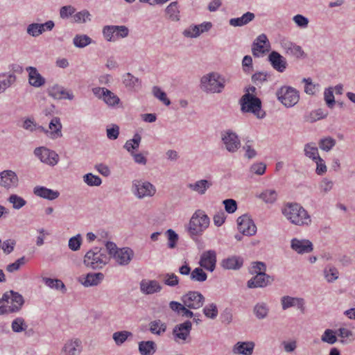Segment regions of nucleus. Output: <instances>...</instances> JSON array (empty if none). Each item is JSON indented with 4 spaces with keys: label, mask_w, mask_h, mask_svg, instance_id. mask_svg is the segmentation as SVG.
I'll list each match as a JSON object with an SVG mask.
<instances>
[{
    "label": "nucleus",
    "mask_w": 355,
    "mask_h": 355,
    "mask_svg": "<svg viewBox=\"0 0 355 355\" xmlns=\"http://www.w3.org/2000/svg\"><path fill=\"white\" fill-rule=\"evenodd\" d=\"M282 214L292 224L297 226H309L311 218L308 211L298 203H287L282 208Z\"/></svg>",
    "instance_id": "obj_1"
},
{
    "label": "nucleus",
    "mask_w": 355,
    "mask_h": 355,
    "mask_svg": "<svg viewBox=\"0 0 355 355\" xmlns=\"http://www.w3.org/2000/svg\"><path fill=\"white\" fill-rule=\"evenodd\" d=\"M227 79L218 72L204 75L200 79V88L207 94H220L225 89Z\"/></svg>",
    "instance_id": "obj_2"
},
{
    "label": "nucleus",
    "mask_w": 355,
    "mask_h": 355,
    "mask_svg": "<svg viewBox=\"0 0 355 355\" xmlns=\"http://www.w3.org/2000/svg\"><path fill=\"white\" fill-rule=\"evenodd\" d=\"M210 219L203 210L198 209L192 215L189 225L188 233L191 239L201 236L209 227Z\"/></svg>",
    "instance_id": "obj_3"
},
{
    "label": "nucleus",
    "mask_w": 355,
    "mask_h": 355,
    "mask_svg": "<svg viewBox=\"0 0 355 355\" xmlns=\"http://www.w3.org/2000/svg\"><path fill=\"white\" fill-rule=\"evenodd\" d=\"M0 311H2L0 315H3L19 311L24 303V300L19 293L10 291L9 293L3 294L0 300Z\"/></svg>",
    "instance_id": "obj_4"
},
{
    "label": "nucleus",
    "mask_w": 355,
    "mask_h": 355,
    "mask_svg": "<svg viewBox=\"0 0 355 355\" xmlns=\"http://www.w3.org/2000/svg\"><path fill=\"white\" fill-rule=\"evenodd\" d=\"M241 110L243 113H252L259 119L265 116V112L261 109V100L250 93H245L239 101Z\"/></svg>",
    "instance_id": "obj_5"
},
{
    "label": "nucleus",
    "mask_w": 355,
    "mask_h": 355,
    "mask_svg": "<svg viewBox=\"0 0 355 355\" xmlns=\"http://www.w3.org/2000/svg\"><path fill=\"white\" fill-rule=\"evenodd\" d=\"M105 247L109 254L120 266H127L134 257V252L130 248H119L113 242H106Z\"/></svg>",
    "instance_id": "obj_6"
},
{
    "label": "nucleus",
    "mask_w": 355,
    "mask_h": 355,
    "mask_svg": "<svg viewBox=\"0 0 355 355\" xmlns=\"http://www.w3.org/2000/svg\"><path fill=\"white\" fill-rule=\"evenodd\" d=\"M276 96L278 101L286 107H292L300 100V93L294 87L291 86H282L276 91Z\"/></svg>",
    "instance_id": "obj_7"
},
{
    "label": "nucleus",
    "mask_w": 355,
    "mask_h": 355,
    "mask_svg": "<svg viewBox=\"0 0 355 355\" xmlns=\"http://www.w3.org/2000/svg\"><path fill=\"white\" fill-rule=\"evenodd\" d=\"M222 147L230 153H235L241 148V143L239 135L231 129L220 132Z\"/></svg>",
    "instance_id": "obj_8"
},
{
    "label": "nucleus",
    "mask_w": 355,
    "mask_h": 355,
    "mask_svg": "<svg viewBox=\"0 0 355 355\" xmlns=\"http://www.w3.org/2000/svg\"><path fill=\"white\" fill-rule=\"evenodd\" d=\"M131 191L139 199L153 197L156 193L155 187L150 182L141 180L132 181Z\"/></svg>",
    "instance_id": "obj_9"
},
{
    "label": "nucleus",
    "mask_w": 355,
    "mask_h": 355,
    "mask_svg": "<svg viewBox=\"0 0 355 355\" xmlns=\"http://www.w3.org/2000/svg\"><path fill=\"white\" fill-rule=\"evenodd\" d=\"M103 35L107 42H114L119 39L127 37L130 31L125 26L107 25L103 28Z\"/></svg>",
    "instance_id": "obj_10"
},
{
    "label": "nucleus",
    "mask_w": 355,
    "mask_h": 355,
    "mask_svg": "<svg viewBox=\"0 0 355 355\" xmlns=\"http://www.w3.org/2000/svg\"><path fill=\"white\" fill-rule=\"evenodd\" d=\"M34 155L40 160L48 165L55 166L59 161V156L54 150L46 147H38L34 150Z\"/></svg>",
    "instance_id": "obj_11"
},
{
    "label": "nucleus",
    "mask_w": 355,
    "mask_h": 355,
    "mask_svg": "<svg viewBox=\"0 0 355 355\" xmlns=\"http://www.w3.org/2000/svg\"><path fill=\"white\" fill-rule=\"evenodd\" d=\"M191 329L192 323L189 320L176 324L173 329L174 340L178 343H184L189 337Z\"/></svg>",
    "instance_id": "obj_12"
},
{
    "label": "nucleus",
    "mask_w": 355,
    "mask_h": 355,
    "mask_svg": "<svg viewBox=\"0 0 355 355\" xmlns=\"http://www.w3.org/2000/svg\"><path fill=\"white\" fill-rule=\"evenodd\" d=\"M182 301L187 308L198 309L202 306L205 297L198 291H189L182 297Z\"/></svg>",
    "instance_id": "obj_13"
},
{
    "label": "nucleus",
    "mask_w": 355,
    "mask_h": 355,
    "mask_svg": "<svg viewBox=\"0 0 355 355\" xmlns=\"http://www.w3.org/2000/svg\"><path fill=\"white\" fill-rule=\"evenodd\" d=\"M270 49V42L266 34L259 35L254 41L252 46V54L255 57L263 56Z\"/></svg>",
    "instance_id": "obj_14"
},
{
    "label": "nucleus",
    "mask_w": 355,
    "mask_h": 355,
    "mask_svg": "<svg viewBox=\"0 0 355 355\" xmlns=\"http://www.w3.org/2000/svg\"><path fill=\"white\" fill-rule=\"evenodd\" d=\"M105 241H103L100 246L94 248L92 250V257L90 256V267L92 268H102L107 261L105 250L102 248L105 245Z\"/></svg>",
    "instance_id": "obj_15"
},
{
    "label": "nucleus",
    "mask_w": 355,
    "mask_h": 355,
    "mask_svg": "<svg viewBox=\"0 0 355 355\" xmlns=\"http://www.w3.org/2000/svg\"><path fill=\"white\" fill-rule=\"evenodd\" d=\"M237 225L239 231L244 235L252 236L257 232V227L254 221L247 214L238 218Z\"/></svg>",
    "instance_id": "obj_16"
},
{
    "label": "nucleus",
    "mask_w": 355,
    "mask_h": 355,
    "mask_svg": "<svg viewBox=\"0 0 355 355\" xmlns=\"http://www.w3.org/2000/svg\"><path fill=\"white\" fill-rule=\"evenodd\" d=\"M19 178L15 172L5 170L0 173V185L6 189H15L18 187Z\"/></svg>",
    "instance_id": "obj_17"
},
{
    "label": "nucleus",
    "mask_w": 355,
    "mask_h": 355,
    "mask_svg": "<svg viewBox=\"0 0 355 355\" xmlns=\"http://www.w3.org/2000/svg\"><path fill=\"white\" fill-rule=\"evenodd\" d=\"M198 263L201 268L209 272H213L216 264V252L215 250H209L202 252Z\"/></svg>",
    "instance_id": "obj_18"
},
{
    "label": "nucleus",
    "mask_w": 355,
    "mask_h": 355,
    "mask_svg": "<svg viewBox=\"0 0 355 355\" xmlns=\"http://www.w3.org/2000/svg\"><path fill=\"white\" fill-rule=\"evenodd\" d=\"M281 46L284 49V52L288 55L293 56L297 59L306 58V55L302 48L288 40H282Z\"/></svg>",
    "instance_id": "obj_19"
},
{
    "label": "nucleus",
    "mask_w": 355,
    "mask_h": 355,
    "mask_svg": "<svg viewBox=\"0 0 355 355\" xmlns=\"http://www.w3.org/2000/svg\"><path fill=\"white\" fill-rule=\"evenodd\" d=\"M139 288L142 293L153 295L159 293L162 289V286L157 280L144 279L140 282Z\"/></svg>",
    "instance_id": "obj_20"
},
{
    "label": "nucleus",
    "mask_w": 355,
    "mask_h": 355,
    "mask_svg": "<svg viewBox=\"0 0 355 355\" xmlns=\"http://www.w3.org/2000/svg\"><path fill=\"white\" fill-rule=\"evenodd\" d=\"M281 304L283 310H286L291 307H295L302 313H304L305 311V302L304 299L301 297L286 295L281 298Z\"/></svg>",
    "instance_id": "obj_21"
},
{
    "label": "nucleus",
    "mask_w": 355,
    "mask_h": 355,
    "mask_svg": "<svg viewBox=\"0 0 355 355\" xmlns=\"http://www.w3.org/2000/svg\"><path fill=\"white\" fill-rule=\"evenodd\" d=\"M254 347L253 341H239L233 345L232 352L235 355H252Z\"/></svg>",
    "instance_id": "obj_22"
},
{
    "label": "nucleus",
    "mask_w": 355,
    "mask_h": 355,
    "mask_svg": "<svg viewBox=\"0 0 355 355\" xmlns=\"http://www.w3.org/2000/svg\"><path fill=\"white\" fill-rule=\"evenodd\" d=\"M291 248L297 254H306L311 252L313 248L312 243L308 239H298L293 238L291 241Z\"/></svg>",
    "instance_id": "obj_23"
},
{
    "label": "nucleus",
    "mask_w": 355,
    "mask_h": 355,
    "mask_svg": "<svg viewBox=\"0 0 355 355\" xmlns=\"http://www.w3.org/2000/svg\"><path fill=\"white\" fill-rule=\"evenodd\" d=\"M121 82L124 87L130 92H137L141 87V80L129 72L122 75Z\"/></svg>",
    "instance_id": "obj_24"
},
{
    "label": "nucleus",
    "mask_w": 355,
    "mask_h": 355,
    "mask_svg": "<svg viewBox=\"0 0 355 355\" xmlns=\"http://www.w3.org/2000/svg\"><path fill=\"white\" fill-rule=\"evenodd\" d=\"M49 96L55 99H68L73 100V94L71 91L65 89L62 86L59 85H54L49 87L47 90Z\"/></svg>",
    "instance_id": "obj_25"
},
{
    "label": "nucleus",
    "mask_w": 355,
    "mask_h": 355,
    "mask_svg": "<svg viewBox=\"0 0 355 355\" xmlns=\"http://www.w3.org/2000/svg\"><path fill=\"white\" fill-rule=\"evenodd\" d=\"M82 349V342L80 339H71L64 343L62 349V355H80Z\"/></svg>",
    "instance_id": "obj_26"
},
{
    "label": "nucleus",
    "mask_w": 355,
    "mask_h": 355,
    "mask_svg": "<svg viewBox=\"0 0 355 355\" xmlns=\"http://www.w3.org/2000/svg\"><path fill=\"white\" fill-rule=\"evenodd\" d=\"M273 279L266 272H259L248 282V288H263L270 284Z\"/></svg>",
    "instance_id": "obj_27"
},
{
    "label": "nucleus",
    "mask_w": 355,
    "mask_h": 355,
    "mask_svg": "<svg viewBox=\"0 0 355 355\" xmlns=\"http://www.w3.org/2000/svg\"><path fill=\"white\" fill-rule=\"evenodd\" d=\"M268 60L272 67L279 72H284L287 67L286 58L277 51H272L268 55Z\"/></svg>",
    "instance_id": "obj_28"
},
{
    "label": "nucleus",
    "mask_w": 355,
    "mask_h": 355,
    "mask_svg": "<svg viewBox=\"0 0 355 355\" xmlns=\"http://www.w3.org/2000/svg\"><path fill=\"white\" fill-rule=\"evenodd\" d=\"M62 125L59 117H53L49 124V132H46V136L52 139H56L62 137Z\"/></svg>",
    "instance_id": "obj_29"
},
{
    "label": "nucleus",
    "mask_w": 355,
    "mask_h": 355,
    "mask_svg": "<svg viewBox=\"0 0 355 355\" xmlns=\"http://www.w3.org/2000/svg\"><path fill=\"white\" fill-rule=\"evenodd\" d=\"M26 71L28 73V83L31 86L40 87L45 84V78L42 76L35 67H28Z\"/></svg>",
    "instance_id": "obj_30"
},
{
    "label": "nucleus",
    "mask_w": 355,
    "mask_h": 355,
    "mask_svg": "<svg viewBox=\"0 0 355 355\" xmlns=\"http://www.w3.org/2000/svg\"><path fill=\"white\" fill-rule=\"evenodd\" d=\"M213 182L210 180H198L195 182L190 183L187 185L188 188L191 191L196 192L198 195H205L207 191L211 187Z\"/></svg>",
    "instance_id": "obj_31"
},
{
    "label": "nucleus",
    "mask_w": 355,
    "mask_h": 355,
    "mask_svg": "<svg viewBox=\"0 0 355 355\" xmlns=\"http://www.w3.org/2000/svg\"><path fill=\"white\" fill-rule=\"evenodd\" d=\"M33 193L40 198L53 200L58 198L60 193L42 186H37L33 189Z\"/></svg>",
    "instance_id": "obj_32"
},
{
    "label": "nucleus",
    "mask_w": 355,
    "mask_h": 355,
    "mask_svg": "<svg viewBox=\"0 0 355 355\" xmlns=\"http://www.w3.org/2000/svg\"><path fill=\"white\" fill-rule=\"evenodd\" d=\"M16 81V76L11 72L0 73V94L5 92Z\"/></svg>",
    "instance_id": "obj_33"
},
{
    "label": "nucleus",
    "mask_w": 355,
    "mask_h": 355,
    "mask_svg": "<svg viewBox=\"0 0 355 355\" xmlns=\"http://www.w3.org/2000/svg\"><path fill=\"white\" fill-rule=\"evenodd\" d=\"M243 263V260L241 257L232 256L224 259L221 262V266L227 270H239L241 268Z\"/></svg>",
    "instance_id": "obj_34"
},
{
    "label": "nucleus",
    "mask_w": 355,
    "mask_h": 355,
    "mask_svg": "<svg viewBox=\"0 0 355 355\" xmlns=\"http://www.w3.org/2000/svg\"><path fill=\"white\" fill-rule=\"evenodd\" d=\"M255 18V15L251 12L244 13L240 17L232 18L230 19V25L234 27L243 26L247 25Z\"/></svg>",
    "instance_id": "obj_35"
},
{
    "label": "nucleus",
    "mask_w": 355,
    "mask_h": 355,
    "mask_svg": "<svg viewBox=\"0 0 355 355\" xmlns=\"http://www.w3.org/2000/svg\"><path fill=\"white\" fill-rule=\"evenodd\" d=\"M303 153L306 157L312 161H315V159H317V158L320 156L318 147L313 141L308 142L304 144Z\"/></svg>",
    "instance_id": "obj_36"
},
{
    "label": "nucleus",
    "mask_w": 355,
    "mask_h": 355,
    "mask_svg": "<svg viewBox=\"0 0 355 355\" xmlns=\"http://www.w3.org/2000/svg\"><path fill=\"white\" fill-rule=\"evenodd\" d=\"M337 336L340 338V343L347 344L355 340V335L352 330L347 327H340L337 330Z\"/></svg>",
    "instance_id": "obj_37"
},
{
    "label": "nucleus",
    "mask_w": 355,
    "mask_h": 355,
    "mask_svg": "<svg viewBox=\"0 0 355 355\" xmlns=\"http://www.w3.org/2000/svg\"><path fill=\"white\" fill-rule=\"evenodd\" d=\"M336 145V140L331 136L321 137L318 141V146L322 151L328 153Z\"/></svg>",
    "instance_id": "obj_38"
},
{
    "label": "nucleus",
    "mask_w": 355,
    "mask_h": 355,
    "mask_svg": "<svg viewBox=\"0 0 355 355\" xmlns=\"http://www.w3.org/2000/svg\"><path fill=\"white\" fill-rule=\"evenodd\" d=\"M167 17L173 21H178L180 20V10L178 3L177 1L171 2L165 10Z\"/></svg>",
    "instance_id": "obj_39"
},
{
    "label": "nucleus",
    "mask_w": 355,
    "mask_h": 355,
    "mask_svg": "<svg viewBox=\"0 0 355 355\" xmlns=\"http://www.w3.org/2000/svg\"><path fill=\"white\" fill-rule=\"evenodd\" d=\"M304 83V92L308 95H316L320 91L321 87L318 83H314L311 78H304L302 80Z\"/></svg>",
    "instance_id": "obj_40"
},
{
    "label": "nucleus",
    "mask_w": 355,
    "mask_h": 355,
    "mask_svg": "<svg viewBox=\"0 0 355 355\" xmlns=\"http://www.w3.org/2000/svg\"><path fill=\"white\" fill-rule=\"evenodd\" d=\"M166 324L160 320H155L149 323V330L155 335L161 336L166 331Z\"/></svg>",
    "instance_id": "obj_41"
},
{
    "label": "nucleus",
    "mask_w": 355,
    "mask_h": 355,
    "mask_svg": "<svg viewBox=\"0 0 355 355\" xmlns=\"http://www.w3.org/2000/svg\"><path fill=\"white\" fill-rule=\"evenodd\" d=\"M139 350L141 355H153L156 351V345L153 341H141L139 344Z\"/></svg>",
    "instance_id": "obj_42"
},
{
    "label": "nucleus",
    "mask_w": 355,
    "mask_h": 355,
    "mask_svg": "<svg viewBox=\"0 0 355 355\" xmlns=\"http://www.w3.org/2000/svg\"><path fill=\"white\" fill-rule=\"evenodd\" d=\"M256 197L262 200L266 203H273L277 200V193L274 189H266L257 194Z\"/></svg>",
    "instance_id": "obj_43"
},
{
    "label": "nucleus",
    "mask_w": 355,
    "mask_h": 355,
    "mask_svg": "<svg viewBox=\"0 0 355 355\" xmlns=\"http://www.w3.org/2000/svg\"><path fill=\"white\" fill-rule=\"evenodd\" d=\"M141 140V137L140 135L136 133L133 136L132 139L126 141L123 147L128 152L132 154L135 150H137L139 148Z\"/></svg>",
    "instance_id": "obj_44"
},
{
    "label": "nucleus",
    "mask_w": 355,
    "mask_h": 355,
    "mask_svg": "<svg viewBox=\"0 0 355 355\" xmlns=\"http://www.w3.org/2000/svg\"><path fill=\"white\" fill-rule=\"evenodd\" d=\"M103 101L110 107H115L121 103V99L119 96L107 89L105 91V95Z\"/></svg>",
    "instance_id": "obj_45"
},
{
    "label": "nucleus",
    "mask_w": 355,
    "mask_h": 355,
    "mask_svg": "<svg viewBox=\"0 0 355 355\" xmlns=\"http://www.w3.org/2000/svg\"><path fill=\"white\" fill-rule=\"evenodd\" d=\"M321 340L329 345L335 344L338 341L337 331L331 329H325L321 336Z\"/></svg>",
    "instance_id": "obj_46"
},
{
    "label": "nucleus",
    "mask_w": 355,
    "mask_h": 355,
    "mask_svg": "<svg viewBox=\"0 0 355 355\" xmlns=\"http://www.w3.org/2000/svg\"><path fill=\"white\" fill-rule=\"evenodd\" d=\"M324 277L327 282L331 283L336 281L339 276L338 269L331 265L327 266L324 269Z\"/></svg>",
    "instance_id": "obj_47"
},
{
    "label": "nucleus",
    "mask_w": 355,
    "mask_h": 355,
    "mask_svg": "<svg viewBox=\"0 0 355 355\" xmlns=\"http://www.w3.org/2000/svg\"><path fill=\"white\" fill-rule=\"evenodd\" d=\"M42 281L47 286L51 288L62 290L63 293H64L67 290L64 283L60 279L43 277Z\"/></svg>",
    "instance_id": "obj_48"
},
{
    "label": "nucleus",
    "mask_w": 355,
    "mask_h": 355,
    "mask_svg": "<svg viewBox=\"0 0 355 355\" xmlns=\"http://www.w3.org/2000/svg\"><path fill=\"white\" fill-rule=\"evenodd\" d=\"M269 311V308L264 302L257 303L254 307V313L256 317L262 320L267 317Z\"/></svg>",
    "instance_id": "obj_49"
},
{
    "label": "nucleus",
    "mask_w": 355,
    "mask_h": 355,
    "mask_svg": "<svg viewBox=\"0 0 355 355\" xmlns=\"http://www.w3.org/2000/svg\"><path fill=\"white\" fill-rule=\"evenodd\" d=\"M132 334L131 332L128 331H121L114 332L112 335V338L115 342V344L118 346L123 344L128 337L132 336Z\"/></svg>",
    "instance_id": "obj_50"
},
{
    "label": "nucleus",
    "mask_w": 355,
    "mask_h": 355,
    "mask_svg": "<svg viewBox=\"0 0 355 355\" xmlns=\"http://www.w3.org/2000/svg\"><path fill=\"white\" fill-rule=\"evenodd\" d=\"M8 202L12 204L13 209H20L26 205V201L17 194H11L8 198Z\"/></svg>",
    "instance_id": "obj_51"
},
{
    "label": "nucleus",
    "mask_w": 355,
    "mask_h": 355,
    "mask_svg": "<svg viewBox=\"0 0 355 355\" xmlns=\"http://www.w3.org/2000/svg\"><path fill=\"white\" fill-rule=\"evenodd\" d=\"M190 278L195 282H203L207 280V275L204 272L202 268H196L191 271Z\"/></svg>",
    "instance_id": "obj_52"
},
{
    "label": "nucleus",
    "mask_w": 355,
    "mask_h": 355,
    "mask_svg": "<svg viewBox=\"0 0 355 355\" xmlns=\"http://www.w3.org/2000/svg\"><path fill=\"white\" fill-rule=\"evenodd\" d=\"M243 150L245 152L244 157L248 159H252L257 155V152L254 149V144L252 141H247L243 146Z\"/></svg>",
    "instance_id": "obj_53"
},
{
    "label": "nucleus",
    "mask_w": 355,
    "mask_h": 355,
    "mask_svg": "<svg viewBox=\"0 0 355 355\" xmlns=\"http://www.w3.org/2000/svg\"><path fill=\"white\" fill-rule=\"evenodd\" d=\"M11 327L14 332L20 333L26 330L28 325L26 324L24 318L18 317L12 322Z\"/></svg>",
    "instance_id": "obj_54"
},
{
    "label": "nucleus",
    "mask_w": 355,
    "mask_h": 355,
    "mask_svg": "<svg viewBox=\"0 0 355 355\" xmlns=\"http://www.w3.org/2000/svg\"><path fill=\"white\" fill-rule=\"evenodd\" d=\"M328 113L324 110L319 108L310 112L308 121L311 123L315 122L318 120L325 119Z\"/></svg>",
    "instance_id": "obj_55"
},
{
    "label": "nucleus",
    "mask_w": 355,
    "mask_h": 355,
    "mask_svg": "<svg viewBox=\"0 0 355 355\" xmlns=\"http://www.w3.org/2000/svg\"><path fill=\"white\" fill-rule=\"evenodd\" d=\"M153 94L155 98L162 101L164 105H169L171 101L167 98L166 94L160 87L155 86L153 87Z\"/></svg>",
    "instance_id": "obj_56"
},
{
    "label": "nucleus",
    "mask_w": 355,
    "mask_h": 355,
    "mask_svg": "<svg viewBox=\"0 0 355 355\" xmlns=\"http://www.w3.org/2000/svg\"><path fill=\"white\" fill-rule=\"evenodd\" d=\"M166 235L168 238V248L170 249L175 248L179 239L178 234L174 230L169 229L166 232Z\"/></svg>",
    "instance_id": "obj_57"
},
{
    "label": "nucleus",
    "mask_w": 355,
    "mask_h": 355,
    "mask_svg": "<svg viewBox=\"0 0 355 355\" xmlns=\"http://www.w3.org/2000/svg\"><path fill=\"white\" fill-rule=\"evenodd\" d=\"M205 315L210 319H215L218 313V308L214 303L208 304L203 309Z\"/></svg>",
    "instance_id": "obj_58"
},
{
    "label": "nucleus",
    "mask_w": 355,
    "mask_h": 355,
    "mask_svg": "<svg viewBox=\"0 0 355 355\" xmlns=\"http://www.w3.org/2000/svg\"><path fill=\"white\" fill-rule=\"evenodd\" d=\"M324 100L329 108H333L335 105V98L334 96V89L330 87L324 89Z\"/></svg>",
    "instance_id": "obj_59"
},
{
    "label": "nucleus",
    "mask_w": 355,
    "mask_h": 355,
    "mask_svg": "<svg viewBox=\"0 0 355 355\" xmlns=\"http://www.w3.org/2000/svg\"><path fill=\"white\" fill-rule=\"evenodd\" d=\"M73 44L78 48L85 47L89 44V37L87 35H76L73 40Z\"/></svg>",
    "instance_id": "obj_60"
},
{
    "label": "nucleus",
    "mask_w": 355,
    "mask_h": 355,
    "mask_svg": "<svg viewBox=\"0 0 355 355\" xmlns=\"http://www.w3.org/2000/svg\"><path fill=\"white\" fill-rule=\"evenodd\" d=\"M164 283L169 286H175L179 284V278L174 273H166L162 275Z\"/></svg>",
    "instance_id": "obj_61"
},
{
    "label": "nucleus",
    "mask_w": 355,
    "mask_h": 355,
    "mask_svg": "<svg viewBox=\"0 0 355 355\" xmlns=\"http://www.w3.org/2000/svg\"><path fill=\"white\" fill-rule=\"evenodd\" d=\"M266 170V165L263 162H256L252 164L250 167V172L252 174L257 175H262L265 173Z\"/></svg>",
    "instance_id": "obj_62"
},
{
    "label": "nucleus",
    "mask_w": 355,
    "mask_h": 355,
    "mask_svg": "<svg viewBox=\"0 0 355 355\" xmlns=\"http://www.w3.org/2000/svg\"><path fill=\"white\" fill-rule=\"evenodd\" d=\"M293 21L297 27L302 29L306 28L309 23V19L306 17L300 14L293 16Z\"/></svg>",
    "instance_id": "obj_63"
},
{
    "label": "nucleus",
    "mask_w": 355,
    "mask_h": 355,
    "mask_svg": "<svg viewBox=\"0 0 355 355\" xmlns=\"http://www.w3.org/2000/svg\"><path fill=\"white\" fill-rule=\"evenodd\" d=\"M315 165V173L318 175H322L325 174L327 171V167L326 166L324 160L320 156L317 158V159H315V161H313Z\"/></svg>",
    "instance_id": "obj_64"
}]
</instances>
